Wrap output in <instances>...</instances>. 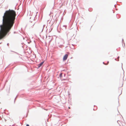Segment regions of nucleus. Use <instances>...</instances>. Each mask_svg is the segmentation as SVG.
<instances>
[{"label":"nucleus","mask_w":126,"mask_h":126,"mask_svg":"<svg viewBox=\"0 0 126 126\" xmlns=\"http://www.w3.org/2000/svg\"><path fill=\"white\" fill-rule=\"evenodd\" d=\"M16 13L13 10L6 11L2 18V24L0 25V40L4 37L9 32L15 22Z\"/></svg>","instance_id":"nucleus-1"},{"label":"nucleus","mask_w":126,"mask_h":126,"mask_svg":"<svg viewBox=\"0 0 126 126\" xmlns=\"http://www.w3.org/2000/svg\"><path fill=\"white\" fill-rule=\"evenodd\" d=\"M68 54H66L65 55L63 58V60L64 61H65L67 59L68 57Z\"/></svg>","instance_id":"nucleus-2"},{"label":"nucleus","mask_w":126,"mask_h":126,"mask_svg":"<svg viewBox=\"0 0 126 126\" xmlns=\"http://www.w3.org/2000/svg\"><path fill=\"white\" fill-rule=\"evenodd\" d=\"M44 62H43L41 63H40L38 65V68H39L44 63Z\"/></svg>","instance_id":"nucleus-3"},{"label":"nucleus","mask_w":126,"mask_h":126,"mask_svg":"<svg viewBox=\"0 0 126 126\" xmlns=\"http://www.w3.org/2000/svg\"><path fill=\"white\" fill-rule=\"evenodd\" d=\"M26 126H29V125L28 124H27V125H26Z\"/></svg>","instance_id":"nucleus-4"},{"label":"nucleus","mask_w":126,"mask_h":126,"mask_svg":"<svg viewBox=\"0 0 126 126\" xmlns=\"http://www.w3.org/2000/svg\"><path fill=\"white\" fill-rule=\"evenodd\" d=\"M69 108L70 109V108L69 107Z\"/></svg>","instance_id":"nucleus-5"}]
</instances>
